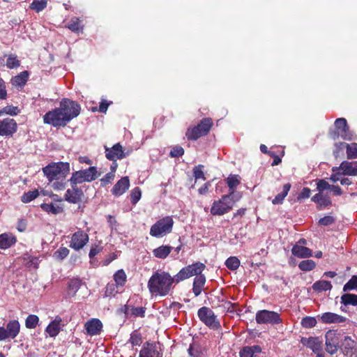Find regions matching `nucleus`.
<instances>
[{
    "label": "nucleus",
    "instance_id": "nucleus-1",
    "mask_svg": "<svg viewBox=\"0 0 357 357\" xmlns=\"http://www.w3.org/2000/svg\"><path fill=\"white\" fill-rule=\"evenodd\" d=\"M176 283V275L172 276L168 272L157 271L149 278L147 284L152 296H166L169 294Z\"/></svg>",
    "mask_w": 357,
    "mask_h": 357
},
{
    "label": "nucleus",
    "instance_id": "nucleus-2",
    "mask_svg": "<svg viewBox=\"0 0 357 357\" xmlns=\"http://www.w3.org/2000/svg\"><path fill=\"white\" fill-rule=\"evenodd\" d=\"M70 171L68 162H52L43 168L44 175L50 181L66 177Z\"/></svg>",
    "mask_w": 357,
    "mask_h": 357
},
{
    "label": "nucleus",
    "instance_id": "nucleus-3",
    "mask_svg": "<svg viewBox=\"0 0 357 357\" xmlns=\"http://www.w3.org/2000/svg\"><path fill=\"white\" fill-rule=\"evenodd\" d=\"M174 220L171 216H166L158 220L150 229V235L155 238H162L172 232Z\"/></svg>",
    "mask_w": 357,
    "mask_h": 357
},
{
    "label": "nucleus",
    "instance_id": "nucleus-4",
    "mask_svg": "<svg viewBox=\"0 0 357 357\" xmlns=\"http://www.w3.org/2000/svg\"><path fill=\"white\" fill-rule=\"evenodd\" d=\"M344 335L335 330H329L325 334V349L331 355L335 354L340 348Z\"/></svg>",
    "mask_w": 357,
    "mask_h": 357
},
{
    "label": "nucleus",
    "instance_id": "nucleus-5",
    "mask_svg": "<svg viewBox=\"0 0 357 357\" xmlns=\"http://www.w3.org/2000/svg\"><path fill=\"white\" fill-rule=\"evenodd\" d=\"M205 268L206 266L201 262H196L183 267L176 274V283H179L192 276L197 277V275H200Z\"/></svg>",
    "mask_w": 357,
    "mask_h": 357
},
{
    "label": "nucleus",
    "instance_id": "nucleus-6",
    "mask_svg": "<svg viewBox=\"0 0 357 357\" xmlns=\"http://www.w3.org/2000/svg\"><path fill=\"white\" fill-rule=\"evenodd\" d=\"M59 108L68 123L79 114L81 109L80 105L77 102L68 98H63L61 100Z\"/></svg>",
    "mask_w": 357,
    "mask_h": 357
},
{
    "label": "nucleus",
    "instance_id": "nucleus-7",
    "mask_svg": "<svg viewBox=\"0 0 357 357\" xmlns=\"http://www.w3.org/2000/svg\"><path fill=\"white\" fill-rule=\"evenodd\" d=\"M97 178V169L96 167H90L84 170L73 172L69 181L70 185H77L84 182H91Z\"/></svg>",
    "mask_w": 357,
    "mask_h": 357
},
{
    "label": "nucleus",
    "instance_id": "nucleus-8",
    "mask_svg": "<svg viewBox=\"0 0 357 357\" xmlns=\"http://www.w3.org/2000/svg\"><path fill=\"white\" fill-rule=\"evenodd\" d=\"M255 319L259 324L276 325L282 322L280 314L274 311L261 310L257 312Z\"/></svg>",
    "mask_w": 357,
    "mask_h": 357
},
{
    "label": "nucleus",
    "instance_id": "nucleus-9",
    "mask_svg": "<svg viewBox=\"0 0 357 357\" xmlns=\"http://www.w3.org/2000/svg\"><path fill=\"white\" fill-rule=\"evenodd\" d=\"M59 107L49 111L43 116V122L53 127H63L68 124Z\"/></svg>",
    "mask_w": 357,
    "mask_h": 357
},
{
    "label": "nucleus",
    "instance_id": "nucleus-10",
    "mask_svg": "<svg viewBox=\"0 0 357 357\" xmlns=\"http://www.w3.org/2000/svg\"><path fill=\"white\" fill-rule=\"evenodd\" d=\"M234 204L233 201L229 200L228 196H222L220 199L213 202L211 208V213L213 215H223L229 212Z\"/></svg>",
    "mask_w": 357,
    "mask_h": 357
},
{
    "label": "nucleus",
    "instance_id": "nucleus-11",
    "mask_svg": "<svg viewBox=\"0 0 357 357\" xmlns=\"http://www.w3.org/2000/svg\"><path fill=\"white\" fill-rule=\"evenodd\" d=\"M197 316L199 319L208 327L217 329L220 326L217 317L212 310L208 307H202L198 310Z\"/></svg>",
    "mask_w": 357,
    "mask_h": 357
},
{
    "label": "nucleus",
    "instance_id": "nucleus-12",
    "mask_svg": "<svg viewBox=\"0 0 357 357\" xmlns=\"http://www.w3.org/2000/svg\"><path fill=\"white\" fill-rule=\"evenodd\" d=\"M17 123L14 119L6 117L0 119V136L12 137L17 131Z\"/></svg>",
    "mask_w": 357,
    "mask_h": 357
},
{
    "label": "nucleus",
    "instance_id": "nucleus-13",
    "mask_svg": "<svg viewBox=\"0 0 357 357\" xmlns=\"http://www.w3.org/2000/svg\"><path fill=\"white\" fill-rule=\"evenodd\" d=\"M89 240V237L86 232L78 230L72 235L70 247L75 250H79L87 244Z\"/></svg>",
    "mask_w": 357,
    "mask_h": 357
},
{
    "label": "nucleus",
    "instance_id": "nucleus-14",
    "mask_svg": "<svg viewBox=\"0 0 357 357\" xmlns=\"http://www.w3.org/2000/svg\"><path fill=\"white\" fill-rule=\"evenodd\" d=\"M340 349L345 356L357 357L356 342L349 336H344Z\"/></svg>",
    "mask_w": 357,
    "mask_h": 357
},
{
    "label": "nucleus",
    "instance_id": "nucleus-15",
    "mask_svg": "<svg viewBox=\"0 0 357 357\" xmlns=\"http://www.w3.org/2000/svg\"><path fill=\"white\" fill-rule=\"evenodd\" d=\"M105 156L108 160L116 162L117 160L126 158V154L124 153L122 146L117 143L112 148L105 147Z\"/></svg>",
    "mask_w": 357,
    "mask_h": 357
},
{
    "label": "nucleus",
    "instance_id": "nucleus-16",
    "mask_svg": "<svg viewBox=\"0 0 357 357\" xmlns=\"http://www.w3.org/2000/svg\"><path fill=\"white\" fill-rule=\"evenodd\" d=\"M139 357H162V354L156 344L145 342L139 352Z\"/></svg>",
    "mask_w": 357,
    "mask_h": 357
},
{
    "label": "nucleus",
    "instance_id": "nucleus-17",
    "mask_svg": "<svg viewBox=\"0 0 357 357\" xmlns=\"http://www.w3.org/2000/svg\"><path fill=\"white\" fill-rule=\"evenodd\" d=\"M71 189H68L64 195L65 200L72 204H77L83 196L82 190L79 188L77 185H70Z\"/></svg>",
    "mask_w": 357,
    "mask_h": 357
},
{
    "label": "nucleus",
    "instance_id": "nucleus-18",
    "mask_svg": "<svg viewBox=\"0 0 357 357\" xmlns=\"http://www.w3.org/2000/svg\"><path fill=\"white\" fill-rule=\"evenodd\" d=\"M311 200L318 205L319 209L332 205V201L328 192H318L312 197Z\"/></svg>",
    "mask_w": 357,
    "mask_h": 357
},
{
    "label": "nucleus",
    "instance_id": "nucleus-19",
    "mask_svg": "<svg viewBox=\"0 0 357 357\" xmlns=\"http://www.w3.org/2000/svg\"><path fill=\"white\" fill-rule=\"evenodd\" d=\"M301 342L303 346L310 349L313 352L322 349V340L317 337H302Z\"/></svg>",
    "mask_w": 357,
    "mask_h": 357
},
{
    "label": "nucleus",
    "instance_id": "nucleus-20",
    "mask_svg": "<svg viewBox=\"0 0 357 357\" xmlns=\"http://www.w3.org/2000/svg\"><path fill=\"white\" fill-rule=\"evenodd\" d=\"M123 311L127 318L131 317H144L146 312V307H134L131 305H125Z\"/></svg>",
    "mask_w": 357,
    "mask_h": 357
},
{
    "label": "nucleus",
    "instance_id": "nucleus-21",
    "mask_svg": "<svg viewBox=\"0 0 357 357\" xmlns=\"http://www.w3.org/2000/svg\"><path fill=\"white\" fill-rule=\"evenodd\" d=\"M87 333L90 335H96L100 333L102 328V322L98 319H92L85 324Z\"/></svg>",
    "mask_w": 357,
    "mask_h": 357
},
{
    "label": "nucleus",
    "instance_id": "nucleus-22",
    "mask_svg": "<svg viewBox=\"0 0 357 357\" xmlns=\"http://www.w3.org/2000/svg\"><path fill=\"white\" fill-rule=\"evenodd\" d=\"M129 186L130 181L128 177H123L114 185L112 192L115 196H120L128 189Z\"/></svg>",
    "mask_w": 357,
    "mask_h": 357
},
{
    "label": "nucleus",
    "instance_id": "nucleus-23",
    "mask_svg": "<svg viewBox=\"0 0 357 357\" xmlns=\"http://www.w3.org/2000/svg\"><path fill=\"white\" fill-rule=\"evenodd\" d=\"M321 320L324 324H339L345 321L346 318L333 312H325L321 314Z\"/></svg>",
    "mask_w": 357,
    "mask_h": 357
},
{
    "label": "nucleus",
    "instance_id": "nucleus-24",
    "mask_svg": "<svg viewBox=\"0 0 357 357\" xmlns=\"http://www.w3.org/2000/svg\"><path fill=\"white\" fill-rule=\"evenodd\" d=\"M342 175L357 176V162L343 161L340 164Z\"/></svg>",
    "mask_w": 357,
    "mask_h": 357
},
{
    "label": "nucleus",
    "instance_id": "nucleus-25",
    "mask_svg": "<svg viewBox=\"0 0 357 357\" xmlns=\"http://www.w3.org/2000/svg\"><path fill=\"white\" fill-rule=\"evenodd\" d=\"M261 348L258 345L244 347L240 351L241 357H259Z\"/></svg>",
    "mask_w": 357,
    "mask_h": 357
},
{
    "label": "nucleus",
    "instance_id": "nucleus-26",
    "mask_svg": "<svg viewBox=\"0 0 357 357\" xmlns=\"http://www.w3.org/2000/svg\"><path fill=\"white\" fill-rule=\"evenodd\" d=\"M206 283V277L201 274L195 278L192 285V291L195 296L201 294Z\"/></svg>",
    "mask_w": 357,
    "mask_h": 357
},
{
    "label": "nucleus",
    "instance_id": "nucleus-27",
    "mask_svg": "<svg viewBox=\"0 0 357 357\" xmlns=\"http://www.w3.org/2000/svg\"><path fill=\"white\" fill-rule=\"evenodd\" d=\"M16 243V238L12 234L4 233L0 235V248L7 249Z\"/></svg>",
    "mask_w": 357,
    "mask_h": 357
},
{
    "label": "nucleus",
    "instance_id": "nucleus-28",
    "mask_svg": "<svg viewBox=\"0 0 357 357\" xmlns=\"http://www.w3.org/2000/svg\"><path fill=\"white\" fill-rule=\"evenodd\" d=\"M291 252L294 256L299 258H307L312 255V250L310 248L299 245H294Z\"/></svg>",
    "mask_w": 357,
    "mask_h": 357
},
{
    "label": "nucleus",
    "instance_id": "nucleus-29",
    "mask_svg": "<svg viewBox=\"0 0 357 357\" xmlns=\"http://www.w3.org/2000/svg\"><path fill=\"white\" fill-rule=\"evenodd\" d=\"M61 318H56L46 328L45 331L50 337H56L61 331Z\"/></svg>",
    "mask_w": 357,
    "mask_h": 357
},
{
    "label": "nucleus",
    "instance_id": "nucleus-30",
    "mask_svg": "<svg viewBox=\"0 0 357 357\" xmlns=\"http://www.w3.org/2000/svg\"><path fill=\"white\" fill-rule=\"evenodd\" d=\"M6 329L10 338L14 339L20 332V324L18 321L12 320L7 324Z\"/></svg>",
    "mask_w": 357,
    "mask_h": 357
},
{
    "label": "nucleus",
    "instance_id": "nucleus-31",
    "mask_svg": "<svg viewBox=\"0 0 357 357\" xmlns=\"http://www.w3.org/2000/svg\"><path fill=\"white\" fill-rule=\"evenodd\" d=\"M331 137L333 139H336L339 137H340L343 139L349 140V141L355 139L354 135L352 133L351 131L349 130V128L348 126H347V129L343 128L340 131L334 132L331 133Z\"/></svg>",
    "mask_w": 357,
    "mask_h": 357
},
{
    "label": "nucleus",
    "instance_id": "nucleus-32",
    "mask_svg": "<svg viewBox=\"0 0 357 357\" xmlns=\"http://www.w3.org/2000/svg\"><path fill=\"white\" fill-rule=\"evenodd\" d=\"M331 137L333 139H336L339 137H340L343 139L349 140V141L355 139L354 135L352 133L351 131L349 130V128L348 126H347V129L343 128L340 131L334 132L331 133Z\"/></svg>",
    "mask_w": 357,
    "mask_h": 357
},
{
    "label": "nucleus",
    "instance_id": "nucleus-33",
    "mask_svg": "<svg viewBox=\"0 0 357 357\" xmlns=\"http://www.w3.org/2000/svg\"><path fill=\"white\" fill-rule=\"evenodd\" d=\"M173 248L170 245H161L153 250V255L159 259H165L171 252Z\"/></svg>",
    "mask_w": 357,
    "mask_h": 357
},
{
    "label": "nucleus",
    "instance_id": "nucleus-34",
    "mask_svg": "<svg viewBox=\"0 0 357 357\" xmlns=\"http://www.w3.org/2000/svg\"><path fill=\"white\" fill-rule=\"evenodd\" d=\"M40 207L44 211H45L48 213L54 214V215H56V214H59V213H61L63 212V207L61 206H59V205L55 204H52V203L42 204L40 205Z\"/></svg>",
    "mask_w": 357,
    "mask_h": 357
},
{
    "label": "nucleus",
    "instance_id": "nucleus-35",
    "mask_svg": "<svg viewBox=\"0 0 357 357\" xmlns=\"http://www.w3.org/2000/svg\"><path fill=\"white\" fill-rule=\"evenodd\" d=\"M29 73L23 71L12 79V84L15 86H24L27 82Z\"/></svg>",
    "mask_w": 357,
    "mask_h": 357
},
{
    "label": "nucleus",
    "instance_id": "nucleus-36",
    "mask_svg": "<svg viewBox=\"0 0 357 357\" xmlns=\"http://www.w3.org/2000/svg\"><path fill=\"white\" fill-rule=\"evenodd\" d=\"M188 353L191 357H202L204 349L199 344L193 342L190 345Z\"/></svg>",
    "mask_w": 357,
    "mask_h": 357
},
{
    "label": "nucleus",
    "instance_id": "nucleus-37",
    "mask_svg": "<svg viewBox=\"0 0 357 357\" xmlns=\"http://www.w3.org/2000/svg\"><path fill=\"white\" fill-rule=\"evenodd\" d=\"M291 188L290 183H286L283 185L282 192L277 195L275 198L272 200V203L275 205L281 204L283 200L287 197L289 190Z\"/></svg>",
    "mask_w": 357,
    "mask_h": 357
},
{
    "label": "nucleus",
    "instance_id": "nucleus-38",
    "mask_svg": "<svg viewBox=\"0 0 357 357\" xmlns=\"http://www.w3.org/2000/svg\"><path fill=\"white\" fill-rule=\"evenodd\" d=\"M341 303L344 305L357 306V295L354 294H344L341 296Z\"/></svg>",
    "mask_w": 357,
    "mask_h": 357
},
{
    "label": "nucleus",
    "instance_id": "nucleus-39",
    "mask_svg": "<svg viewBox=\"0 0 357 357\" xmlns=\"http://www.w3.org/2000/svg\"><path fill=\"white\" fill-rule=\"evenodd\" d=\"M185 135L189 140H196L202 136H204V133H202L201 130L197 126L193 128L188 129Z\"/></svg>",
    "mask_w": 357,
    "mask_h": 357
},
{
    "label": "nucleus",
    "instance_id": "nucleus-40",
    "mask_svg": "<svg viewBox=\"0 0 357 357\" xmlns=\"http://www.w3.org/2000/svg\"><path fill=\"white\" fill-rule=\"evenodd\" d=\"M312 289L317 291H328L332 289V284L329 281L319 280L313 284Z\"/></svg>",
    "mask_w": 357,
    "mask_h": 357
},
{
    "label": "nucleus",
    "instance_id": "nucleus-41",
    "mask_svg": "<svg viewBox=\"0 0 357 357\" xmlns=\"http://www.w3.org/2000/svg\"><path fill=\"white\" fill-rule=\"evenodd\" d=\"M341 146H346L347 155L348 159L357 158V144L351 143L350 144L346 143H341Z\"/></svg>",
    "mask_w": 357,
    "mask_h": 357
},
{
    "label": "nucleus",
    "instance_id": "nucleus-42",
    "mask_svg": "<svg viewBox=\"0 0 357 357\" xmlns=\"http://www.w3.org/2000/svg\"><path fill=\"white\" fill-rule=\"evenodd\" d=\"M20 113V109L13 105H7L1 109H0V116H2L3 114H7L10 116H17Z\"/></svg>",
    "mask_w": 357,
    "mask_h": 357
},
{
    "label": "nucleus",
    "instance_id": "nucleus-43",
    "mask_svg": "<svg viewBox=\"0 0 357 357\" xmlns=\"http://www.w3.org/2000/svg\"><path fill=\"white\" fill-rule=\"evenodd\" d=\"M6 66L9 69L17 68L20 66V61L18 60L17 56L14 54H10L7 56Z\"/></svg>",
    "mask_w": 357,
    "mask_h": 357
},
{
    "label": "nucleus",
    "instance_id": "nucleus-44",
    "mask_svg": "<svg viewBox=\"0 0 357 357\" xmlns=\"http://www.w3.org/2000/svg\"><path fill=\"white\" fill-rule=\"evenodd\" d=\"M114 279L117 286L123 287L126 282V275L123 270L117 271L114 275Z\"/></svg>",
    "mask_w": 357,
    "mask_h": 357
},
{
    "label": "nucleus",
    "instance_id": "nucleus-45",
    "mask_svg": "<svg viewBox=\"0 0 357 357\" xmlns=\"http://www.w3.org/2000/svg\"><path fill=\"white\" fill-rule=\"evenodd\" d=\"M212 126V121L211 119L205 118L202 119L197 125V126L199 128V129L202 131V133H204V135H206L210 130Z\"/></svg>",
    "mask_w": 357,
    "mask_h": 357
},
{
    "label": "nucleus",
    "instance_id": "nucleus-46",
    "mask_svg": "<svg viewBox=\"0 0 357 357\" xmlns=\"http://www.w3.org/2000/svg\"><path fill=\"white\" fill-rule=\"evenodd\" d=\"M316 266V263L312 259H307L301 261L298 268L303 271H310Z\"/></svg>",
    "mask_w": 357,
    "mask_h": 357
},
{
    "label": "nucleus",
    "instance_id": "nucleus-47",
    "mask_svg": "<svg viewBox=\"0 0 357 357\" xmlns=\"http://www.w3.org/2000/svg\"><path fill=\"white\" fill-rule=\"evenodd\" d=\"M47 3V0H33L30 5V8L39 13L46 8Z\"/></svg>",
    "mask_w": 357,
    "mask_h": 357
},
{
    "label": "nucleus",
    "instance_id": "nucleus-48",
    "mask_svg": "<svg viewBox=\"0 0 357 357\" xmlns=\"http://www.w3.org/2000/svg\"><path fill=\"white\" fill-rule=\"evenodd\" d=\"M39 195L38 190H30L27 192L24 193L21 197V201L23 203H29L36 199Z\"/></svg>",
    "mask_w": 357,
    "mask_h": 357
},
{
    "label": "nucleus",
    "instance_id": "nucleus-49",
    "mask_svg": "<svg viewBox=\"0 0 357 357\" xmlns=\"http://www.w3.org/2000/svg\"><path fill=\"white\" fill-rule=\"evenodd\" d=\"M39 321V318L35 314L29 315L25 321V326L27 328L32 329L35 328Z\"/></svg>",
    "mask_w": 357,
    "mask_h": 357
},
{
    "label": "nucleus",
    "instance_id": "nucleus-50",
    "mask_svg": "<svg viewBox=\"0 0 357 357\" xmlns=\"http://www.w3.org/2000/svg\"><path fill=\"white\" fill-rule=\"evenodd\" d=\"M226 266L231 271L236 270L240 266V261L236 257H230L225 261Z\"/></svg>",
    "mask_w": 357,
    "mask_h": 357
},
{
    "label": "nucleus",
    "instance_id": "nucleus-51",
    "mask_svg": "<svg viewBox=\"0 0 357 357\" xmlns=\"http://www.w3.org/2000/svg\"><path fill=\"white\" fill-rule=\"evenodd\" d=\"M81 284H82V280L80 279L73 278V279H71L68 282V287L69 291H70L73 293V294L74 295L78 291V289L80 288Z\"/></svg>",
    "mask_w": 357,
    "mask_h": 357
},
{
    "label": "nucleus",
    "instance_id": "nucleus-52",
    "mask_svg": "<svg viewBox=\"0 0 357 357\" xmlns=\"http://www.w3.org/2000/svg\"><path fill=\"white\" fill-rule=\"evenodd\" d=\"M317 324V319L313 317H305L301 320V325L305 328H312Z\"/></svg>",
    "mask_w": 357,
    "mask_h": 357
},
{
    "label": "nucleus",
    "instance_id": "nucleus-53",
    "mask_svg": "<svg viewBox=\"0 0 357 357\" xmlns=\"http://www.w3.org/2000/svg\"><path fill=\"white\" fill-rule=\"evenodd\" d=\"M355 289H357V275L352 276L351 278L343 287L344 291Z\"/></svg>",
    "mask_w": 357,
    "mask_h": 357
},
{
    "label": "nucleus",
    "instance_id": "nucleus-54",
    "mask_svg": "<svg viewBox=\"0 0 357 357\" xmlns=\"http://www.w3.org/2000/svg\"><path fill=\"white\" fill-rule=\"evenodd\" d=\"M68 28L73 32H78L82 29L80 25V20L77 17H73L68 24Z\"/></svg>",
    "mask_w": 357,
    "mask_h": 357
},
{
    "label": "nucleus",
    "instance_id": "nucleus-55",
    "mask_svg": "<svg viewBox=\"0 0 357 357\" xmlns=\"http://www.w3.org/2000/svg\"><path fill=\"white\" fill-rule=\"evenodd\" d=\"M204 165H199L197 166H195L193 168V176L195 178V180L198 179H202L203 181L206 180V177L204 176V173L203 172Z\"/></svg>",
    "mask_w": 357,
    "mask_h": 357
},
{
    "label": "nucleus",
    "instance_id": "nucleus-56",
    "mask_svg": "<svg viewBox=\"0 0 357 357\" xmlns=\"http://www.w3.org/2000/svg\"><path fill=\"white\" fill-rule=\"evenodd\" d=\"M142 192L139 187L135 188L130 192V200L132 204H136L140 199Z\"/></svg>",
    "mask_w": 357,
    "mask_h": 357
},
{
    "label": "nucleus",
    "instance_id": "nucleus-57",
    "mask_svg": "<svg viewBox=\"0 0 357 357\" xmlns=\"http://www.w3.org/2000/svg\"><path fill=\"white\" fill-rule=\"evenodd\" d=\"M331 185H330L326 180L324 179H319L317 181V190L318 192H323L325 190H331Z\"/></svg>",
    "mask_w": 357,
    "mask_h": 357
},
{
    "label": "nucleus",
    "instance_id": "nucleus-58",
    "mask_svg": "<svg viewBox=\"0 0 357 357\" xmlns=\"http://www.w3.org/2000/svg\"><path fill=\"white\" fill-rule=\"evenodd\" d=\"M229 188H236L240 184V179L238 175H230L226 180Z\"/></svg>",
    "mask_w": 357,
    "mask_h": 357
},
{
    "label": "nucleus",
    "instance_id": "nucleus-59",
    "mask_svg": "<svg viewBox=\"0 0 357 357\" xmlns=\"http://www.w3.org/2000/svg\"><path fill=\"white\" fill-rule=\"evenodd\" d=\"M26 260V265L33 268H37L39 265V259L36 257L28 256L27 258H24Z\"/></svg>",
    "mask_w": 357,
    "mask_h": 357
},
{
    "label": "nucleus",
    "instance_id": "nucleus-60",
    "mask_svg": "<svg viewBox=\"0 0 357 357\" xmlns=\"http://www.w3.org/2000/svg\"><path fill=\"white\" fill-rule=\"evenodd\" d=\"M69 255V250L66 247H61L58 249L55 253L54 256L56 259L62 260L66 258Z\"/></svg>",
    "mask_w": 357,
    "mask_h": 357
},
{
    "label": "nucleus",
    "instance_id": "nucleus-61",
    "mask_svg": "<svg viewBox=\"0 0 357 357\" xmlns=\"http://www.w3.org/2000/svg\"><path fill=\"white\" fill-rule=\"evenodd\" d=\"M347 126H348L347 122L345 119H344V118L337 119L335 121V129H336L335 132H339L343 128L347 129Z\"/></svg>",
    "mask_w": 357,
    "mask_h": 357
},
{
    "label": "nucleus",
    "instance_id": "nucleus-62",
    "mask_svg": "<svg viewBox=\"0 0 357 357\" xmlns=\"http://www.w3.org/2000/svg\"><path fill=\"white\" fill-rule=\"evenodd\" d=\"M184 154V149L180 146H174L169 153L172 158L180 157Z\"/></svg>",
    "mask_w": 357,
    "mask_h": 357
},
{
    "label": "nucleus",
    "instance_id": "nucleus-63",
    "mask_svg": "<svg viewBox=\"0 0 357 357\" xmlns=\"http://www.w3.org/2000/svg\"><path fill=\"white\" fill-rule=\"evenodd\" d=\"M129 342L132 344L133 346H138L142 343V337L141 335L137 333H132L130 335Z\"/></svg>",
    "mask_w": 357,
    "mask_h": 357
},
{
    "label": "nucleus",
    "instance_id": "nucleus-64",
    "mask_svg": "<svg viewBox=\"0 0 357 357\" xmlns=\"http://www.w3.org/2000/svg\"><path fill=\"white\" fill-rule=\"evenodd\" d=\"M335 222L333 217L328 215L321 218L319 220V224L323 226H328L332 225Z\"/></svg>",
    "mask_w": 357,
    "mask_h": 357
}]
</instances>
